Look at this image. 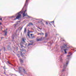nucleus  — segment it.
Here are the masks:
<instances>
[{
    "instance_id": "nucleus-1",
    "label": "nucleus",
    "mask_w": 76,
    "mask_h": 76,
    "mask_svg": "<svg viewBox=\"0 0 76 76\" xmlns=\"http://www.w3.org/2000/svg\"><path fill=\"white\" fill-rule=\"evenodd\" d=\"M20 18H21V14H20V12H19L17 14L16 19H20Z\"/></svg>"
},
{
    "instance_id": "nucleus-2",
    "label": "nucleus",
    "mask_w": 76,
    "mask_h": 76,
    "mask_svg": "<svg viewBox=\"0 0 76 76\" xmlns=\"http://www.w3.org/2000/svg\"><path fill=\"white\" fill-rule=\"evenodd\" d=\"M25 12H26V10L24 11V13H23V18H24L25 16H27L28 18H30V17L28 15H27V13L25 14Z\"/></svg>"
},
{
    "instance_id": "nucleus-3",
    "label": "nucleus",
    "mask_w": 76,
    "mask_h": 76,
    "mask_svg": "<svg viewBox=\"0 0 76 76\" xmlns=\"http://www.w3.org/2000/svg\"><path fill=\"white\" fill-rule=\"evenodd\" d=\"M67 48V45L66 44H64V46H63L62 47L61 49H64V48Z\"/></svg>"
},
{
    "instance_id": "nucleus-4",
    "label": "nucleus",
    "mask_w": 76,
    "mask_h": 76,
    "mask_svg": "<svg viewBox=\"0 0 76 76\" xmlns=\"http://www.w3.org/2000/svg\"><path fill=\"white\" fill-rule=\"evenodd\" d=\"M31 38L32 39H33V38H34L35 37H34V34H31Z\"/></svg>"
},
{
    "instance_id": "nucleus-5",
    "label": "nucleus",
    "mask_w": 76,
    "mask_h": 76,
    "mask_svg": "<svg viewBox=\"0 0 76 76\" xmlns=\"http://www.w3.org/2000/svg\"><path fill=\"white\" fill-rule=\"evenodd\" d=\"M42 38H41L40 39H37V41H42Z\"/></svg>"
},
{
    "instance_id": "nucleus-6",
    "label": "nucleus",
    "mask_w": 76,
    "mask_h": 76,
    "mask_svg": "<svg viewBox=\"0 0 76 76\" xmlns=\"http://www.w3.org/2000/svg\"><path fill=\"white\" fill-rule=\"evenodd\" d=\"M28 0H26V3H25V5H24V6H26V4H27V3L28 1Z\"/></svg>"
},
{
    "instance_id": "nucleus-7",
    "label": "nucleus",
    "mask_w": 76,
    "mask_h": 76,
    "mask_svg": "<svg viewBox=\"0 0 76 76\" xmlns=\"http://www.w3.org/2000/svg\"><path fill=\"white\" fill-rule=\"evenodd\" d=\"M7 29H6V30H5L4 31V32L5 33V35H7Z\"/></svg>"
},
{
    "instance_id": "nucleus-8",
    "label": "nucleus",
    "mask_w": 76,
    "mask_h": 76,
    "mask_svg": "<svg viewBox=\"0 0 76 76\" xmlns=\"http://www.w3.org/2000/svg\"><path fill=\"white\" fill-rule=\"evenodd\" d=\"M22 40L24 42H25V38H22Z\"/></svg>"
},
{
    "instance_id": "nucleus-9",
    "label": "nucleus",
    "mask_w": 76,
    "mask_h": 76,
    "mask_svg": "<svg viewBox=\"0 0 76 76\" xmlns=\"http://www.w3.org/2000/svg\"><path fill=\"white\" fill-rule=\"evenodd\" d=\"M20 63H23V61L21 59H20Z\"/></svg>"
},
{
    "instance_id": "nucleus-10",
    "label": "nucleus",
    "mask_w": 76,
    "mask_h": 76,
    "mask_svg": "<svg viewBox=\"0 0 76 76\" xmlns=\"http://www.w3.org/2000/svg\"><path fill=\"white\" fill-rule=\"evenodd\" d=\"M29 33H30V32H28L27 34V35L29 37H30V36L29 35Z\"/></svg>"
},
{
    "instance_id": "nucleus-11",
    "label": "nucleus",
    "mask_w": 76,
    "mask_h": 76,
    "mask_svg": "<svg viewBox=\"0 0 76 76\" xmlns=\"http://www.w3.org/2000/svg\"><path fill=\"white\" fill-rule=\"evenodd\" d=\"M26 28H24V33H26Z\"/></svg>"
},
{
    "instance_id": "nucleus-12",
    "label": "nucleus",
    "mask_w": 76,
    "mask_h": 76,
    "mask_svg": "<svg viewBox=\"0 0 76 76\" xmlns=\"http://www.w3.org/2000/svg\"><path fill=\"white\" fill-rule=\"evenodd\" d=\"M70 55H68L67 56V58L68 59H69V58H70Z\"/></svg>"
},
{
    "instance_id": "nucleus-13",
    "label": "nucleus",
    "mask_w": 76,
    "mask_h": 76,
    "mask_svg": "<svg viewBox=\"0 0 76 76\" xmlns=\"http://www.w3.org/2000/svg\"><path fill=\"white\" fill-rule=\"evenodd\" d=\"M66 50H67V49H66L64 50V51L65 54L67 53V52H66Z\"/></svg>"
},
{
    "instance_id": "nucleus-14",
    "label": "nucleus",
    "mask_w": 76,
    "mask_h": 76,
    "mask_svg": "<svg viewBox=\"0 0 76 76\" xmlns=\"http://www.w3.org/2000/svg\"><path fill=\"white\" fill-rule=\"evenodd\" d=\"M47 35H48V34L47 33H46L45 34V37H47Z\"/></svg>"
},
{
    "instance_id": "nucleus-15",
    "label": "nucleus",
    "mask_w": 76,
    "mask_h": 76,
    "mask_svg": "<svg viewBox=\"0 0 76 76\" xmlns=\"http://www.w3.org/2000/svg\"><path fill=\"white\" fill-rule=\"evenodd\" d=\"M29 25H33V23H29Z\"/></svg>"
},
{
    "instance_id": "nucleus-16",
    "label": "nucleus",
    "mask_w": 76,
    "mask_h": 76,
    "mask_svg": "<svg viewBox=\"0 0 76 76\" xmlns=\"http://www.w3.org/2000/svg\"><path fill=\"white\" fill-rule=\"evenodd\" d=\"M32 45V44L31 43H29L28 45V46H29V45Z\"/></svg>"
},
{
    "instance_id": "nucleus-17",
    "label": "nucleus",
    "mask_w": 76,
    "mask_h": 76,
    "mask_svg": "<svg viewBox=\"0 0 76 76\" xmlns=\"http://www.w3.org/2000/svg\"><path fill=\"white\" fill-rule=\"evenodd\" d=\"M51 24H54V21L51 22Z\"/></svg>"
},
{
    "instance_id": "nucleus-18",
    "label": "nucleus",
    "mask_w": 76,
    "mask_h": 76,
    "mask_svg": "<svg viewBox=\"0 0 76 76\" xmlns=\"http://www.w3.org/2000/svg\"><path fill=\"white\" fill-rule=\"evenodd\" d=\"M68 63H69V61H67V62H66V65L68 64Z\"/></svg>"
},
{
    "instance_id": "nucleus-19",
    "label": "nucleus",
    "mask_w": 76,
    "mask_h": 76,
    "mask_svg": "<svg viewBox=\"0 0 76 76\" xmlns=\"http://www.w3.org/2000/svg\"><path fill=\"white\" fill-rule=\"evenodd\" d=\"M21 56H22V57H23V54H22V53H21Z\"/></svg>"
},
{
    "instance_id": "nucleus-20",
    "label": "nucleus",
    "mask_w": 76,
    "mask_h": 76,
    "mask_svg": "<svg viewBox=\"0 0 76 76\" xmlns=\"http://www.w3.org/2000/svg\"><path fill=\"white\" fill-rule=\"evenodd\" d=\"M60 60L61 61H62L63 60V59H62L61 58Z\"/></svg>"
},
{
    "instance_id": "nucleus-21",
    "label": "nucleus",
    "mask_w": 76,
    "mask_h": 76,
    "mask_svg": "<svg viewBox=\"0 0 76 76\" xmlns=\"http://www.w3.org/2000/svg\"><path fill=\"white\" fill-rule=\"evenodd\" d=\"M23 70H24V73H26V71H25V69H23Z\"/></svg>"
},
{
    "instance_id": "nucleus-22",
    "label": "nucleus",
    "mask_w": 76,
    "mask_h": 76,
    "mask_svg": "<svg viewBox=\"0 0 76 76\" xmlns=\"http://www.w3.org/2000/svg\"><path fill=\"white\" fill-rule=\"evenodd\" d=\"M64 67H66V66H67V65H64Z\"/></svg>"
},
{
    "instance_id": "nucleus-23",
    "label": "nucleus",
    "mask_w": 76,
    "mask_h": 76,
    "mask_svg": "<svg viewBox=\"0 0 76 76\" xmlns=\"http://www.w3.org/2000/svg\"><path fill=\"white\" fill-rule=\"evenodd\" d=\"M8 63L9 64H10V63L9 61H8Z\"/></svg>"
},
{
    "instance_id": "nucleus-24",
    "label": "nucleus",
    "mask_w": 76,
    "mask_h": 76,
    "mask_svg": "<svg viewBox=\"0 0 76 76\" xmlns=\"http://www.w3.org/2000/svg\"><path fill=\"white\" fill-rule=\"evenodd\" d=\"M46 25H48V22H46Z\"/></svg>"
},
{
    "instance_id": "nucleus-25",
    "label": "nucleus",
    "mask_w": 76,
    "mask_h": 76,
    "mask_svg": "<svg viewBox=\"0 0 76 76\" xmlns=\"http://www.w3.org/2000/svg\"><path fill=\"white\" fill-rule=\"evenodd\" d=\"M0 20H1V21H2V18H1L0 19Z\"/></svg>"
},
{
    "instance_id": "nucleus-26",
    "label": "nucleus",
    "mask_w": 76,
    "mask_h": 76,
    "mask_svg": "<svg viewBox=\"0 0 76 76\" xmlns=\"http://www.w3.org/2000/svg\"><path fill=\"white\" fill-rule=\"evenodd\" d=\"M21 47H23V45H21Z\"/></svg>"
},
{
    "instance_id": "nucleus-27",
    "label": "nucleus",
    "mask_w": 76,
    "mask_h": 76,
    "mask_svg": "<svg viewBox=\"0 0 76 76\" xmlns=\"http://www.w3.org/2000/svg\"><path fill=\"white\" fill-rule=\"evenodd\" d=\"M17 24H15L14 25H15V26H16V25H17Z\"/></svg>"
},
{
    "instance_id": "nucleus-28",
    "label": "nucleus",
    "mask_w": 76,
    "mask_h": 76,
    "mask_svg": "<svg viewBox=\"0 0 76 76\" xmlns=\"http://www.w3.org/2000/svg\"><path fill=\"white\" fill-rule=\"evenodd\" d=\"M39 35H41V33H39Z\"/></svg>"
},
{
    "instance_id": "nucleus-29",
    "label": "nucleus",
    "mask_w": 76,
    "mask_h": 76,
    "mask_svg": "<svg viewBox=\"0 0 76 76\" xmlns=\"http://www.w3.org/2000/svg\"><path fill=\"white\" fill-rule=\"evenodd\" d=\"M0 25H1V23H0Z\"/></svg>"
},
{
    "instance_id": "nucleus-30",
    "label": "nucleus",
    "mask_w": 76,
    "mask_h": 76,
    "mask_svg": "<svg viewBox=\"0 0 76 76\" xmlns=\"http://www.w3.org/2000/svg\"><path fill=\"white\" fill-rule=\"evenodd\" d=\"M39 29H40V30L41 29V28H39Z\"/></svg>"
},
{
    "instance_id": "nucleus-31",
    "label": "nucleus",
    "mask_w": 76,
    "mask_h": 76,
    "mask_svg": "<svg viewBox=\"0 0 76 76\" xmlns=\"http://www.w3.org/2000/svg\"><path fill=\"white\" fill-rule=\"evenodd\" d=\"M62 71H64V70L63 69L62 70Z\"/></svg>"
},
{
    "instance_id": "nucleus-32",
    "label": "nucleus",
    "mask_w": 76,
    "mask_h": 76,
    "mask_svg": "<svg viewBox=\"0 0 76 76\" xmlns=\"http://www.w3.org/2000/svg\"><path fill=\"white\" fill-rule=\"evenodd\" d=\"M50 25H51V23H50Z\"/></svg>"
},
{
    "instance_id": "nucleus-33",
    "label": "nucleus",
    "mask_w": 76,
    "mask_h": 76,
    "mask_svg": "<svg viewBox=\"0 0 76 76\" xmlns=\"http://www.w3.org/2000/svg\"><path fill=\"white\" fill-rule=\"evenodd\" d=\"M42 34H43V35H44V34H43V33H42Z\"/></svg>"
}]
</instances>
